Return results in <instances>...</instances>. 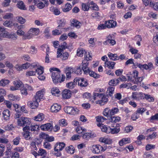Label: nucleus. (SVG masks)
<instances>
[{
  "instance_id": "49530a36",
  "label": "nucleus",
  "mask_w": 158,
  "mask_h": 158,
  "mask_svg": "<svg viewBox=\"0 0 158 158\" xmlns=\"http://www.w3.org/2000/svg\"><path fill=\"white\" fill-rule=\"evenodd\" d=\"M86 52L85 50L83 49L79 48L77 50V56H82L83 55V54H85Z\"/></svg>"
},
{
  "instance_id": "c85d7f7f",
  "label": "nucleus",
  "mask_w": 158,
  "mask_h": 158,
  "mask_svg": "<svg viewBox=\"0 0 158 158\" xmlns=\"http://www.w3.org/2000/svg\"><path fill=\"white\" fill-rule=\"evenodd\" d=\"M74 79L73 82H70L66 84V85L67 88L70 89H73L77 84V81Z\"/></svg>"
},
{
  "instance_id": "8fccbe9b",
  "label": "nucleus",
  "mask_w": 158,
  "mask_h": 158,
  "mask_svg": "<svg viewBox=\"0 0 158 158\" xmlns=\"http://www.w3.org/2000/svg\"><path fill=\"white\" fill-rule=\"evenodd\" d=\"M96 118L97 121L99 122H103L107 119L106 118L102 116H97Z\"/></svg>"
},
{
  "instance_id": "e433bc0d",
  "label": "nucleus",
  "mask_w": 158,
  "mask_h": 158,
  "mask_svg": "<svg viewBox=\"0 0 158 158\" xmlns=\"http://www.w3.org/2000/svg\"><path fill=\"white\" fill-rule=\"evenodd\" d=\"M57 23L58 24L57 27L60 28L64 27L66 21L64 19H60L57 21Z\"/></svg>"
},
{
  "instance_id": "f704fd0d",
  "label": "nucleus",
  "mask_w": 158,
  "mask_h": 158,
  "mask_svg": "<svg viewBox=\"0 0 158 158\" xmlns=\"http://www.w3.org/2000/svg\"><path fill=\"white\" fill-rule=\"evenodd\" d=\"M60 92V91L58 88L56 87L52 88L51 90L52 94L56 96H58Z\"/></svg>"
},
{
  "instance_id": "4be33fe9",
  "label": "nucleus",
  "mask_w": 158,
  "mask_h": 158,
  "mask_svg": "<svg viewBox=\"0 0 158 158\" xmlns=\"http://www.w3.org/2000/svg\"><path fill=\"white\" fill-rule=\"evenodd\" d=\"M115 64V63L114 62L108 61L107 59H106L104 63L105 66V67H107L108 68L110 69H114Z\"/></svg>"
},
{
  "instance_id": "a878e982",
  "label": "nucleus",
  "mask_w": 158,
  "mask_h": 158,
  "mask_svg": "<svg viewBox=\"0 0 158 158\" xmlns=\"http://www.w3.org/2000/svg\"><path fill=\"white\" fill-rule=\"evenodd\" d=\"M149 6L153 8L155 10L158 11V1L150 2L149 3Z\"/></svg>"
},
{
  "instance_id": "6e6552de",
  "label": "nucleus",
  "mask_w": 158,
  "mask_h": 158,
  "mask_svg": "<svg viewBox=\"0 0 158 158\" xmlns=\"http://www.w3.org/2000/svg\"><path fill=\"white\" fill-rule=\"evenodd\" d=\"M29 127H24L23 128V136L27 140L31 138V133L29 132Z\"/></svg>"
},
{
  "instance_id": "4d7b16f0",
  "label": "nucleus",
  "mask_w": 158,
  "mask_h": 158,
  "mask_svg": "<svg viewBox=\"0 0 158 158\" xmlns=\"http://www.w3.org/2000/svg\"><path fill=\"white\" fill-rule=\"evenodd\" d=\"M146 110V109L143 108H138L136 111V114H142Z\"/></svg>"
},
{
  "instance_id": "6e6d98bb",
  "label": "nucleus",
  "mask_w": 158,
  "mask_h": 158,
  "mask_svg": "<svg viewBox=\"0 0 158 158\" xmlns=\"http://www.w3.org/2000/svg\"><path fill=\"white\" fill-rule=\"evenodd\" d=\"M6 153V156L5 157H11L12 156V154L11 151V149L9 147L7 148V150L5 152Z\"/></svg>"
},
{
  "instance_id": "3c124183",
  "label": "nucleus",
  "mask_w": 158,
  "mask_h": 158,
  "mask_svg": "<svg viewBox=\"0 0 158 158\" xmlns=\"http://www.w3.org/2000/svg\"><path fill=\"white\" fill-rule=\"evenodd\" d=\"M3 18L5 19H9L12 18L13 14L11 13H6L3 15Z\"/></svg>"
},
{
  "instance_id": "a18cd8bd",
  "label": "nucleus",
  "mask_w": 158,
  "mask_h": 158,
  "mask_svg": "<svg viewBox=\"0 0 158 158\" xmlns=\"http://www.w3.org/2000/svg\"><path fill=\"white\" fill-rule=\"evenodd\" d=\"M16 19L17 21L21 24L24 23L26 21V19L21 16H17Z\"/></svg>"
},
{
  "instance_id": "5701e85b",
  "label": "nucleus",
  "mask_w": 158,
  "mask_h": 158,
  "mask_svg": "<svg viewBox=\"0 0 158 158\" xmlns=\"http://www.w3.org/2000/svg\"><path fill=\"white\" fill-rule=\"evenodd\" d=\"M96 136V135L94 133H85L82 136L83 138L86 140H88L90 138H94Z\"/></svg>"
},
{
  "instance_id": "1a4fd4ad",
  "label": "nucleus",
  "mask_w": 158,
  "mask_h": 158,
  "mask_svg": "<svg viewBox=\"0 0 158 158\" xmlns=\"http://www.w3.org/2000/svg\"><path fill=\"white\" fill-rule=\"evenodd\" d=\"M44 96V90H42L37 91L34 97L35 100L40 102L41 100L42 99Z\"/></svg>"
},
{
  "instance_id": "4c0bfd02",
  "label": "nucleus",
  "mask_w": 158,
  "mask_h": 158,
  "mask_svg": "<svg viewBox=\"0 0 158 158\" xmlns=\"http://www.w3.org/2000/svg\"><path fill=\"white\" fill-rule=\"evenodd\" d=\"M14 84L18 89L19 88L23 86V84L22 81H14Z\"/></svg>"
},
{
  "instance_id": "338daca9",
  "label": "nucleus",
  "mask_w": 158,
  "mask_h": 158,
  "mask_svg": "<svg viewBox=\"0 0 158 158\" xmlns=\"http://www.w3.org/2000/svg\"><path fill=\"white\" fill-rule=\"evenodd\" d=\"M9 33L7 31H4L3 32H2L0 34V36L2 38V37L7 38L9 36Z\"/></svg>"
},
{
  "instance_id": "79ce46f5",
  "label": "nucleus",
  "mask_w": 158,
  "mask_h": 158,
  "mask_svg": "<svg viewBox=\"0 0 158 158\" xmlns=\"http://www.w3.org/2000/svg\"><path fill=\"white\" fill-rule=\"evenodd\" d=\"M72 8V6L69 3H66L63 9V10L64 12L69 11Z\"/></svg>"
},
{
  "instance_id": "dca6fc26",
  "label": "nucleus",
  "mask_w": 158,
  "mask_h": 158,
  "mask_svg": "<svg viewBox=\"0 0 158 158\" xmlns=\"http://www.w3.org/2000/svg\"><path fill=\"white\" fill-rule=\"evenodd\" d=\"M65 144L63 142L57 143L55 145L54 150L57 152L61 151L64 148Z\"/></svg>"
},
{
  "instance_id": "f8f14e48",
  "label": "nucleus",
  "mask_w": 158,
  "mask_h": 158,
  "mask_svg": "<svg viewBox=\"0 0 158 158\" xmlns=\"http://www.w3.org/2000/svg\"><path fill=\"white\" fill-rule=\"evenodd\" d=\"M114 125H114H113V124H111L112 127H114V128H111L110 127V133L111 134H117L120 131V128L118 127H119V124L116 123L115 124V126Z\"/></svg>"
},
{
  "instance_id": "680f3d73",
  "label": "nucleus",
  "mask_w": 158,
  "mask_h": 158,
  "mask_svg": "<svg viewBox=\"0 0 158 158\" xmlns=\"http://www.w3.org/2000/svg\"><path fill=\"white\" fill-rule=\"evenodd\" d=\"M9 99L13 101H15L18 99L19 98L17 96H15L12 94H10L8 95Z\"/></svg>"
},
{
  "instance_id": "c756f323",
  "label": "nucleus",
  "mask_w": 158,
  "mask_h": 158,
  "mask_svg": "<svg viewBox=\"0 0 158 158\" xmlns=\"http://www.w3.org/2000/svg\"><path fill=\"white\" fill-rule=\"evenodd\" d=\"M114 88L112 86L109 87L107 89L106 94L108 96H112L114 93Z\"/></svg>"
},
{
  "instance_id": "7c9ffc66",
  "label": "nucleus",
  "mask_w": 158,
  "mask_h": 158,
  "mask_svg": "<svg viewBox=\"0 0 158 158\" xmlns=\"http://www.w3.org/2000/svg\"><path fill=\"white\" fill-rule=\"evenodd\" d=\"M39 28H31L29 31V32L33 35H37L39 33Z\"/></svg>"
},
{
  "instance_id": "5fc2aeb1",
  "label": "nucleus",
  "mask_w": 158,
  "mask_h": 158,
  "mask_svg": "<svg viewBox=\"0 0 158 158\" xmlns=\"http://www.w3.org/2000/svg\"><path fill=\"white\" fill-rule=\"evenodd\" d=\"M90 7H92L93 9L94 10H97L98 9V6L93 2H90Z\"/></svg>"
},
{
  "instance_id": "ddd939ff",
  "label": "nucleus",
  "mask_w": 158,
  "mask_h": 158,
  "mask_svg": "<svg viewBox=\"0 0 158 158\" xmlns=\"http://www.w3.org/2000/svg\"><path fill=\"white\" fill-rule=\"evenodd\" d=\"M138 72L136 70L133 71L132 73L131 72L127 74L128 80H131L133 78L136 80L138 76Z\"/></svg>"
},
{
  "instance_id": "cd10ccee",
  "label": "nucleus",
  "mask_w": 158,
  "mask_h": 158,
  "mask_svg": "<svg viewBox=\"0 0 158 158\" xmlns=\"http://www.w3.org/2000/svg\"><path fill=\"white\" fill-rule=\"evenodd\" d=\"M109 58L112 60H119L118 56L116 54H113L109 52L108 54Z\"/></svg>"
},
{
  "instance_id": "9d476101",
  "label": "nucleus",
  "mask_w": 158,
  "mask_h": 158,
  "mask_svg": "<svg viewBox=\"0 0 158 158\" xmlns=\"http://www.w3.org/2000/svg\"><path fill=\"white\" fill-rule=\"evenodd\" d=\"M72 95V91L68 89H64L62 93V98L64 99L70 98L71 97Z\"/></svg>"
},
{
  "instance_id": "864d4df0",
  "label": "nucleus",
  "mask_w": 158,
  "mask_h": 158,
  "mask_svg": "<svg viewBox=\"0 0 158 158\" xmlns=\"http://www.w3.org/2000/svg\"><path fill=\"white\" fill-rule=\"evenodd\" d=\"M41 48L42 50L44 51H46L47 53L49 52V47L47 44H44L41 46Z\"/></svg>"
},
{
  "instance_id": "20e7f679",
  "label": "nucleus",
  "mask_w": 158,
  "mask_h": 158,
  "mask_svg": "<svg viewBox=\"0 0 158 158\" xmlns=\"http://www.w3.org/2000/svg\"><path fill=\"white\" fill-rule=\"evenodd\" d=\"M92 152L94 154H98L101 151L104 152L106 149V148L104 147H103L99 144L94 145L92 146Z\"/></svg>"
},
{
  "instance_id": "de8ad7c7",
  "label": "nucleus",
  "mask_w": 158,
  "mask_h": 158,
  "mask_svg": "<svg viewBox=\"0 0 158 158\" xmlns=\"http://www.w3.org/2000/svg\"><path fill=\"white\" fill-rule=\"evenodd\" d=\"M38 153L39 155L41 156H44L47 155V152L45 150L40 149L38 151Z\"/></svg>"
},
{
  "instance_id": "37998d69",
  "label": "nucleus",
  "mask_w": 158,
  "mask_h": 158,
  "mask_svg": "<svg viewBox=\"0 0 158 158\" xmlns=\"http://www.w3.org/2000/svg\"><path fill=\"white\" fill-rule=\"evenodd\" d=\"M101 129L103 132L106 133H110V127L109 126L104 125L102 126Z\"/></svg>"
},
{
  "instance_id": "f3484780",
  "label": "nucleus",
  "mask_w": 158,
  "mask_h": 158,
  "mask_svg": "<svg viewBox=\"0 0 158 158\" xmlns=\"http://www.w3.org/2000/svg\"><path fill=\"white\" fill-rule=\"evenodd\" d=\"M89 63V62L86 60H84L82 61V69L85 73H87V72L90 69L88 67Z\"/></svg>"
},
{
  "instance_id": "69168bd1",
  "label": "nucleus",
  "mask_w": 158,
  "mask_h": 158,
  "mask_svg": "<svg viewBox=\"0 0 158 158\" xmlns=\"http://www.w3.org/2000/svg\"><path fill=\"white\" fill-rule=\"evenodd\" d=\"M33 37V35L29 32V31H28V33L27 34L24 35L23 36V39L24 40H25L26 39H30Z\"/></svg>"
},
{
  "instance_id": "0e129e2a",
  "label": "nucleus",
  "mask_w": 158,
  "mask_h": 158,
  "mask_svg": "<svg viewBox=\"0 0 158 158\" xmlns=\"http://www.w3.org/2000/svg\"><path fill=\"white\" fill-rule=\"evenodd\" d=\"M62 33V31L58 30V29H55L52 31V34L53 35H60Z\"/></svg>"
},
{
  "instance_id": "f257e3e1",
  "label": "nucleus",
  "mask_w": 158,
  "mask_h": 158,
  "mask_svg": "<svg viewBox=\"0 0 158 158\" xmlns=\"http://www.w3.org/2000/svg\"><path fill=\"white\" fill-rule=\"evenodd\" d=\"M50 71L52 73L51 77L52 79L53 82L54 83H57L58 82H61L64 81L65 79V76L64 75H62L61 77L60 74V71L58 69L54 68L50 69Z\"/></svg>"
},
{
  "instance_id": "774afa93",
  "label": "nucleus",
  "mask_w": 158,
  "mask_h": 158,
  "mask_svg": "<svg viewBox=\"0 0 158 158\" xmlns=\"http://www.w3.org/2000/svg\"><path fill=\"white\" fill-rule=\"evenodd\" d=\"M36 72L33 71H29L27 72L26 73V76L27 77H29L35 75Z\"/></svg>"
},
{
  "instance_id": "13d9d810",
  "label": "nucleus",
  "mask_w": 158,
  "mask_h": 158,
  "mask_svg": "<svg viewBox=\"0 0 158 158\" xmlns=\"http://www.w3.org/2000/svg\"><path fill=\"white\" fill-rule=\"evenodd\" d=\"M29 128H30V131H37L39 129V127L37 125H32L30 127L29 126Z\"/></svg>"
},
{
  "instance_id": "473e14b6",
  "label": "nucleus",
  "mask_w": 158,
  "mask_h": 158,
  "mask_svg": "<svg viewBox=\"0 0 158 158\" xmlns=\"http://www.w3.org/2000/svg\"><path fill=\"white\" fill-rule=\"evenodd\" d=\"M4 119L7 120L9 119L10 115V111L8 110H4L2 113Z\"/></svg>"
},
{
  "instance_id": "052dcab7",
  "label": "nucleus",
  "mask_w": 158,
  "mask_h": 158,
  "mask_svg": "<svg viewBox=\"0 0 158 158\" xmlns=\"http://www.w3.org/2000/svg\"><path fill=\"white\" fill-rule=\"evenodd\" d=\"M35 72H36V73H37L38 75L43 74L44 73L43 68L42 67L38 68L37 69H36Z\"/></svg>"
},
{
  "instance_id": "e2e57ef3",
  "label": "nucleus",
  "mask_w": 158,
  "mask_h": 158,
  "mask_svg": "<svg viewBox=\"0 0 158 158\" xmlns=\"http://www.w3.org/2000/svg\"><path fill=\"white\" fill-rule=\"evenodd\" d=\"M59 124L62 127L65 126L67 125V123L65 119H62L59 121Z\"/></svg>"
},
{
  "instance_id": "bb28decb",
  "label": "nucleus",
  "mask_w": 158,
  "mask_h": 158,
  "mask_svg": "<svg viewBox=\"0 0 158 158\" xmlns=\"http://www.w3.org/2000/svg\"><path fill=\"white\" fill-rule=\"evenodd\" d=\"M99 141L101 142L108 144H111L112 142V139L105 138H101L99 139Z\"/></svg>"
},
{
  "instance_id": "72a5a7b5",
  "label": "nucleus",
  "mask_w": 158,
  "mask_h": 158,
  "mask_svg": "<svg viewBox=\"0 0 158 158\" xmlns=\"http://www.w3.org/2000/svg\"><path fill=\"white\" fill-rule=\"evenodd\" d=\"M17 6L21 10H26L25 6L23 2L22 1L18 2L17 5Z\"/></svg>"
},
{
  "instance_id": "2eb2a0df",
  "label": "nucleus",
  "mask_w": 158,
  "mask_h": 158,
  "mask_svg": "<svg viewBox=\"0 0 158 158\" xmlns=\"http://www.w3.org/2000/svg\"><path fill=\"white\" fill-rule=\"evenodd\" d=\"M65 72L66 73V80H68L71 78V73L74 72L73 68L71 67H67L66 69Z\"/></svg>"
},
{
  "instance_id": "58836bf2",
  "label": "nucleus",
  "mask_w": 158,
  "mask_h": 158,
  "mask_svg": "<svg viewBox=\"0 0 158 158\" xmlns=\"http://www.w3.org/2000/svg\"><path fill=\"white\" fill-rule=\"evenodd\" d=\"M119 82L118 79H114L111 80L109 82V84L110 85L115 86L118 84Z\"/></svg>"
},
{
  "instance_id": "6ab92c4d",
  "label": "nucleus",
  "mask_w": 158,
  "mask_h": 158,
  "mask_svg": "<svg viewBox=\"0 0 158 158\" xmlns=\"http://www.w3.org/2000/svg\"><path fill=\"white\" fill-rule=\"evenodd\" d=\"M107 38V40L103 42V44H104L113 45L116 44L115 41L111 39L112 37L111 35H109Z\"/></svg>"
},
{
  "instance_id": "f03ea898",
  "label": "nucleus",
  "mask_w": 158,
  "mask_h": 158,
  "mask_svg": "<svg viewBox=\"0 0 158 158\" xmlns=\"http://www.w3.org/2000/svg\"><path fill=\"white\" fill-rule=\"evenodd\" d=\"M118 111L119 109L117 108H113L111 110L107 108L104 110L103 114L104 116L108 117L116 114Z\"/></svg>"
},
{
  "instance_id": "a19ab883",
  "label": "nucleus",
  "mask_w": 158,
  "mask_h": 158,
  "mask_svg": "<svg viewBox=\"0 0 158 158\" xmlns=\"http://www.w3.org/2000/svg\"><path fill=\"white\" fill-rule=\"evenodd\" d=\"M73 107L70 106L65 107L64 108V110L65 112L72 115Z\"/></svg>"
},
{
  "instance_id": "39448f33",
  "label": "nucleus",
  "mask_w": 158,
  "mask_h": 158,
  "mask_svg": "<svg viewBox=\"0 0 158 158\" xmlns=\"http://www.w3.org/2000/svg\"><path fill=\"white\" fill-rule=\"evenodd\" d=\"M146 94L142 93L133 92L132 95V98L133 99L138 101L145 98Z\"/></svg>"
},
{
  "instance_id": "ea45409f",
  "label": "nucleus",
  "mask_w": 158,
  "mask_h": 158,
  "mask_svg": "<svg viewBox=\"0 0 158 158\" xmlns=\"http://www.w3.org/2000/svg\"><path fill=\"white\" fill-rule=\"evenodd\" d=\"M86 74H89L90 76L96 78H98L99 77V75L96 74L94 72L92 71H90V69L89 70V71L87 72V73Z\"/></svg>"
},
{
  "instance_id": "2f4dec72",
  "label": "nucleus",
  "mask_w": 158,
  "mask_h": 158,
  "mask_svg": "<svg viewBox=\"0 0 158 158\" xmlns=\"http://www.w3.org/2000/svg\"><path fill=\"white\" fill-rule=\"evenodd\" d=\"M65 150L67 153L70 154H73L75 152V148L72 145L66 147Z\"/></svg>"
},
{
  "instance_id": "393cba45",
  "label": "nucleus",
  "mask_w": 158,
  "mask_h": 158,
  "mask_svg": "<svg viewBox=\"0 0 158 158\" xmlns=\"http://www.w3.org/2000/svg\"><path fill=\"white\" fill-rule=\"evenodd\" d=\"M71 26L79 28L81 26V23L77 20L73 19L71 22Z\"/></svg>"
},
{
  "instance_id": "9b49d317",
  "label": "nucleus",
  "mask_w": 158,
  "mask_h": 158,
  "mask_svg": "<svg viewBox=\"0 0 158 158\" xmlns=\"http://www.w3.org/2000/svg\"><path fill=\"white\" fill-rule=\"evenodd\" d=\"M108 96L107 95L106 96L102 94V97L100 98H101V99L98 101L97 102V103L99 104L101 106L104 105L108 101Z\"/></svg>"
},
{
  "instance_id": "aec40b11",
  "label": "nucleus",
  "mask_w": 158,
  "mask_h": 158,
  "mask_svg": "<svg viewBox=\"0 0 158 158\" xmlns=\"http://www.w3.org/2000/svg\"><path fill=\"white\" fill-rule=\"evenodd\" d=\"M106 27L108 28H113L115 27L117 24L116 21L113 20H110L105 22Z\"/></svg>"
},
{
  "instance_id": "b1692460",
  "label": "nucleus",
  "mask_w": 158,
  "mask_h": 158,
  "mask_svg": "<svg viewBox=\"0 0 158 158\" xmlns=\"http://www.w3.org/2000/svg\"><path fill=\"white\" fill-rule=\"evenodd\" d=\"M61 106L56 103L54 104L51 108V110L53 112H58L61 108Z\"/></svg>"
},
{
  "instance_id": "c03bdc74",
  "label": "nucleus",
  "mask_w": 158,
  "mask_h": 158,
  "mask_svg": "<svg viewBox=\"0 0 158 158\" xmlns=\"http://www.w3.org/2000/svg\"><path fill=\"white\" fill-rule=\"evenodd\" d=\"M76 131L78 134L82 133L86 131V129L83 128L82 127H79L76 128Z\"/></svg>"
},
{
  "instance_id": "412c9836",
  "label": "nucleus",
  "mask_w": 158,
  "mask_h": 158,
  "mask_svg": "<svg viewBox=\"0 0 158 158\" xmlns=\"http://www.w3.org/2000/svg\"><path fill=\"white\" fill-rule=\"evenodd\" d=\"M40 127L43 131H51L52 128V126L50 123H47L41 125Z\"/></svg>"
},
{
  "instance_id": "7ed1b4c3",
  "label": "nucleus",
  "mask_w": 158,
  "mask_h": 158,
  "mask_svg": "<svg viewBox=\"0 0 158 158\" xmlns=\"http://www.w3.org/2000/svg\"><path fill=\"white\" fill-rule=\"evenodd\" d=\"M30 122L28 118L22 117L18 119L17 123L19 126H20L28 127L30 124Z\"/></svg>"
},
{
  "instance_id": "c9c22d12",
  "label": "nucleus",
  "mask_w": 158,
  "mask_h": 158,
  "mask_svg": "<svg viewBox=\"0 0 158 158\" xmlns=\"http://www.w3.org/2000/svg\"><path fill=\"white\" fill-rule=\"evenodd\" d=\"M34 118V120L36 121H40L44 119V116L43 113H40L37 116L35 117Z\"/></svg>"
},
{
  "instance_id": "09e8293b",
  "label": "nucleus",
  "mask_w": 158,
  "mask_h": 158,
  "mask_svg": "<svg viewBox=\"0 0 158 158\" xmlns=\"http://www.w3.org/2000/svg\"><path fill=\"white\" fill-rule=\"evenodd\" d=\"M10 82L8 80L2 79L0 81V85L2 86H5L8 84Z\"/></svg>"
},
{
  "instance_id": "4468645a",
  "label": "nucleus",
  "mask_w": 158,
  "mask_h": 158,
  "mask_svg": "<svg viewBox=\"0 0 158 158\" xmlns=\"http://www.w3.org/2000/svg\"><path fill=\"white\" fill-rule=\"evenodd\" d=\"M39 102L35 100L34 98L32 101H30L27 102V105L32 109H34L36 108L39 106L38 102Z\"/></svg>"
},
{
  "instance_id": "0eeeda50",
  "label": "nucleus",
  "mask_w": 158,
  "mask_h": 158,
  "mask_svg": "<svg viewBox=\"0 0 158 158\" xmlns=\"http://www.w3.org/2000/svg\"><path fill=\"white\" fill-rule=\"evenodd\" d=\"M62 50L61 48H58L57 51V57H60L62 60H67L68 58L69 54L67 52H65L63 54L61 53L62 52Z\"/></svg>"
},
{
  "instance_id": "603ef678",
  "label": "nucleus",
  "mask_w": 158,
  "mask_h": 158,
  "mask_svg": "<svg viewBox=\"0 0 158 158\" xmlns=\"http://www.w3.org/2000/svg\"><path fill=\"white\" fill-rule=\"evenodd\" d=\"M70 46L68 45L65 42H64L61 44L60 48L62 50V51L67 48H69Z\"/></svg>"
},
{
  "instance_id": "bf43d9fd",
  "label": "nucleus",
  "mask_w": 158,
  "mask_h": 158,
  "mask_svg": "<svg viewBox=\"0 0 158 158\" xmlns=\"http://www.w3.org/2000/svg\"><path fill=\"white\" fill-rule=\"evenodd\" d=\"M17 36L15 33L9 34L8 38L11 39L12 40H15L17 39Z\"/></svg>"
},
{
  "instance_id": "423d86ee",
  "label": "nucleus",
  "mask_w": 158,
  "mask_h": 158,
  "mask_svg": "<svg viewBox=\"0 0 158 158\" xmlns=\"http://www.w3.org/2000/svg\"><path fill=\"white\" fill-rule=\"evenodd\" d=\"M75 81L78 82V85L81 87H86L88 84L87 80L84 78H75Z\"/></svg>"
},
{
  "instance_id": "a211bd4d",
  "label": "nucleus",
  "mask_w": 158,
  "mask_h": 158,
  "mask_svg": "<svg viewBox=\"0 0 158 158\" xmlns=\"http://www.w3.org/2000/svg\"><path fill=\"white\" fill-rule=\"evenodd\" d=\"M108 120L109 123H112V124H113V125L114 124V125L115 126L116 123L119 122L120 120V118L119 117L111 116Z\"/></svg>"
}]
</instances>
